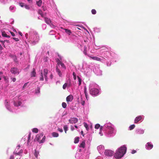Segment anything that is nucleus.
<instances>
[{
    "mask_svg": "<svg viewBox=\"0 0 159 159\" xmlns=\"http://www.w3.org/2000/svg\"><path fill=\"white\" fill-rule=\"evenodd\" d=\"M45 139H46V137H45V136H44L43 137L42 140H41V141H39V142L40 143H43L45 141Z\"/></svg>",
    "mask_w": 159,
    "mask_h": 159,
    "instance_id": "c85d7f7f",
    "label": "nucleus"
},
{
    "mask_svg": "<svg viewBox=\"0 0 159 159\" xmlns=\"http://www.w3.org/2000/svg\"><path fill=\"white\" fill-rule=\"evenodd\" d=\"M85 96L86 99L88 100V93L87 94V95H85Z\"/></svg>",
    "mask_w": 159,
    "mask_h": 159,
    "instance_id": "bf43d9fd",
    "label": "nucleus"
},
{
    "mask_svg": "<svg viewBox=\"0 0 159 159\" xmlns=\"http://www.w3.org/2000/svg\"><path fill=\"white\" fill-rule=\"evenodd\" d=\"M56 71L58 73V75L60 77L61 76L62 73L60 70L59 69V67L58 66V65H57L56 66Z\"/></svg>",
    "mask_w": 159,
    "mask_h": 159,
    "instance_id": "4468645a",
    "label": "nucleus"
},
{
    "mask_svg": "<svg viewBox=\"0 0 159 159\" xmlns=\"http://www.w3.org/2000/svg\"><path fill=\"white\" fill-rule=\"evenodd\" d=\"M75 127L76 129L78 128V126L76 125H75Z\"/></svg>",
    "mask_w": 159,
    "mask_h": 159,
    "instance_id": "338daca9",
    "label": "nucleus"
},
{
    "mask_svg": "<svg viewBox=\"0 0 159 159\" xmlns=\"http://www.w3.org/2000/svg\"><path fill=\"white\" fill-rule=\"evenodd\" d=\"M12 80L13 82H15L16 81V79L15 78H13Z\"/></svg>",
    "mask_w": 159,
    "mask_h": 159,
    "instance_id": "4d7b16f0",
    "label": "nucleus"
},
{
    "mask_svg": "<svg viewBox=\"0 0 159 159\" xmlns=\"http://www.w3.org/2000/svg\"><path fill=\"white\" fill-rule=\"evenodd\" d=\"M10 33H11V35H12V36H15V34L13 32L10 31Z\"/></svg>",
    "mask_w": 159,
    "mask_h": 159,
    "instance_id": "603ef678",
    "label": "nucleus"
},
{
    "mask_svg": "<svg viewBox=\"0 0 159 159\" xmlns=\"http://www.w3.org/2000/svg\"><path fill=\"white\" fill-rule=\"evenodd\" d=\"M38 13L41 15L42 17H43V12L41 10H39L38 11Z\"/></svg>",
    "mask_w": 159,
    "mask_h": 159,
    "instance_id": "bb28decb",
    "label": "nucleus"
},
{
    "mask_svg": "<svg viewBox=\"0 0 159 159\" xmlns=\"http://www.w3.org/2000/svg\"><path fill=\"white\" fill-rule=\"evenodd\" d=\"M62 106L63 108H65L66 107L67 104L66 103L63 102L62 103Z\"/></svg>",
    "mask_w": 159,
    "mask_h": 159,
    "instance_id": "7c9ffc66",
    "label": "nucleus"
},
{
    "mask_svg": "<svg viewBox=\"0 0 159 159\" xmlns=\"http://www.w3.org/2000/svg\"><path fill=\"white\" fill-rule=\"evenodd\" d=\"M67 84L66 83H65V84H64L63 86V89H65L66 88V87H67Z\"/></svg>",
    "mask_w": 159,
    "mask_h": 159,
    "instance_id": "a19ab883",
    "label": "nucleus"
},
{
    "mask_svg": "<svg viewBox=\"0 0 159 159\" xmlns=\"http://www.w3.org/2000/svg\"><path fill=\"white\" fill-rule=\"evenodd\" d=\"M42 3V0H39L36 2V4L39 7H40L41 6Z\"/></svg>",
    "mask_w": 159,
    "mask_h": 159,
    "instance_id": "412c9836",
    "label": "nucleus"
},
{
    "mask_svg": "<svg viewBox=\"0 0 159 159\" xmlns=\"http://www.w3.org/2000/svg\"><path fill=\"white\" fill-rule=\"evenodd\" d=\"M136 150H133L132 151V154H134L136 152Z\"/></svg>",
    "mask_w": 159,
    "mask_h": 159,
    "instance_id": "864d4df0",
    "label": "nucleus"
},
{
    "mask_svg": "<svg viewBox=\"0 0 159 159\" xmlns=\"http://www.w3.org/2000/svg\"><path fill=\"white\" fill-rule=\"evenodd\" d=\"M3 49V48L0 44V53H2V50Z\"/></svg>",
    "mask_w": 159,
    "mask_h": 159,
    "instance_id": "09e8293b",
    "label": "nucleus"
},
{
    "mask_svg": "<svg viewBox=\"0 0 159 159\" xmlns=\"http://www.w3.org/2000/svg\"><path fill=\"white\" fill-rule=\"evenodd\" d=\"M28 82L24 84L23 86L22 89H25V87L27 86Z\"/></svg>",
    "mask_w": 159,
    "mask_h": 159,
    "instance_id": "79ce46f5",
    "label": "nucleus"
},
{
    "mask_svg": "<svg viewBox=\"0 0 159 159\" xmlns=\"http://www.w3.org/2000/svg\"><path fill=\"white\" fill-rule=\"evenodd\" d=\"M126 148L123 145L115 153L114 157L117 159L120 158L124 155L126 151Z\"/></svg>",
    "mask_w": 159,
    "mask_h": 159,
    "instance_id": "f257e3e1",
    "label": "nucleus"
},
{
    "mask_svg": "<svg viewBox=\"0 0 159 159\" xmlns=\"http://www.w3.org/2000/svg\"><path fill=\"white\" fill-rule=\"evenodd\" d=\"M77 77L79 80V85H80L81 84V79L79 76H78Z\"/></svg>",
    "mask_w": 159,
    "mask_h": 159,
    "instance_id": "c9c22d12",
    "label": "nucleus"
},
{
    "mask_svg": "<svg viewBox=\"0 0 159 159\" xmlns=\"http://www.w3.org/2000/svg\"><path fill=\"white\" fill-rule=\"evenodd\" d=\"M84 103H85V102H84V101H82V102H81V104L82 105H84Z\"/></svg>",
    "mask_w": 159,
    "mask_h": 159,
    "instance_id": "13d9d810",
    "label": "nucleus"
},
{
    "mask_svg": "<svg viewBox=\"0 0 159 159\" xmlns=\"http://www.w3.org/2000/svg\"><path fill=\"white\" fill-rule=\"evenodd\" d=\"M9 159H14V156L12 155L11 156Z\"/></svg>",
    "mask_w": 159,
    "mask_h": 159,
    "instance_id": "6e6d98bb",
    "label": "nucleus"
},
{
    "mask_svg": "<svg viewBox=\"0 0 159 159\" xmlns=\"http://www.w3.org/2000/svg\"><path fill=\"white\" fill-rule=\"evenodd\" d=\"M105 127H106V130L109 134H111L113 133L114 129L111 126V124H109V125H105Z\"/></svg>",
    "mask_w": 159,
    "mask_h": 159,
    "instance_id": "f03ea898",
    "label": "nucleus"
},
{
    "mask_svg": "<svg viewBox=\"0 0 159 159\" xmlns=\"http://www.w3.org/2000/svg\"><path fill=\"white\" fill-rule=\"evenodd\" d=\"M32 131L35 133H37L38 132V129L37 128H34L33 129Z\"/></svg>",
    "mask_w": 159,
    "mask_h": 159,
    "instance_id": "f704fd0d",
    "label": "nucleus"
},
{
    "mask_svg": "<svg viewBox=\"0 0 159 159\" xmlns=\"http://www.w3.org/2000/svg\"><path fill=\"white\" fill-rule=\"evenodd\" d=\"M79 137H77L75 138L74 143H78L79 142Z\"/></svg>",
    "mask_w": 159,
    "mask_h": 159,
    "instance_id": "5701e85b",
    "label": "nucleus"
},
{
    "mask_svg": "<svg viewBox=\"0 0 159 159\" xmlns=\"http://www.w3.org/2000/svg\"><path fill=\"white\" fill-rule=\"evenodd\" d=\"M43 133H41L36 135V139L39 142L40 141L41 138L43 137Z\"/></svg>",
    "mask_w": 159,
    "mask_h": 159,
    "instance_id": "9b49d317",
    "label": "nucleus"
},
{
    "mask_svg": "<svg viewBox=\"0 0 159 159\" xmlns=\"http://www.w3.org/2000/svg\"><path fill=\"white\" fill-rule=\"evenodd\" d=\"M73 99V97L72 95L70 94L66 98V101L67 102H71Z\"/></svg>",
    "mask_w": 159,
    "mask_h": 159,
    "instance_id": "1a4fd4ad",
    "label": "nucleus"
},
{
    "mask_svg": "<svg viewBox=\"0 0 159 159\" xmlns=\"http://www.w3.org/2000/svg\"><path fill=\"white\" fill-rule=\"evenodd\" d=\"M100 127V125L99 124H96L95 126V128L96 129H98Z\"/></svg>",
    "mask_w": 159,
    "mask_h": 159,
    "instance_id": "58836bf2",
    "label": "nucleus"
},
{
    "mask_svg": "<svg viewBox=\"0 0 159 159\" xmlns=\"http://www.w3.org/2000/svg\"><path fill=\"white\" fill-rule=\"evenodd\" d=\"M19 34L21 36H22V33H21V32H19Z\"/></svg>",
    "mask_w": 159,
    "mask_h": 159,
    "instance_id": "e2e57ef3",
    "label": "nucleus"
},
{
    "mask_svg": "<svg viewBox=\"0 0 159 159\" xmlns=\"http://www.w3.org/2000/svg\"><path fill=\"white\" fill-rule=\"evenodd\" d=\"M29 2H32V0H27Z\"/></svg>",
    "mask_w": 159,
    "mask_h": 159,
    "instance_id": "0e129e2a",
    "label": "nucleus"
},
{
    "mask_svg": "<svg viewBox=\"0 0 159 159\" xmlns=\"http://www.w3.org/2000/svg\"><path fill=\"white\" fill-rule=\"evenodd\" d=\"M3 74V73L2 72V71H0V74L2 75Z\"/></svg>",
    "mask_w": 159,
    "mask_h": 159,
    "instance_id": "69168bd1",
    "label": "nucleus"
},
{
    "mask_svg": "<svg viewBox=\"0 0 159 159\" xmlns=\"http://www.w3.org/2000/svg\"><path fill=\"white\" fill-rule=\"evenodd\" d=\"M45 21L46 23L48 24H50L51 23L50 19L48 18H45Z\"/></svg>",
    "mask_w": 159,
    "mask_h": 159,
    "instance_id": "f3484780",
    "label": "nucleus"
},
{
    "mask_svg": "<svg viewBox=\"0 0 159 159\" xmlns=\"http://www.w3.org/2000/svg\"><path fill=\"white\" fill-rule=\"evenodd\" d=\"M84 93L85 95H87V93L86 92V87H85L84 89Z\"/></svg>",
    "mask_w": 159,
    "mask_h": 159,
    "instance_id": "c03bdc74",
    "label": "nucleus"
},
{
    "mask_svg": "<svg viewBox=\"0 0 159 159\" xmlns=\"http://www.w3.org/2000/svg\"><path fill=\"white\" fill-rule=\"evenodd\" d=\"M106 156H111L114 154L113 151L109 150H106L104 152Z\"/></svg>",
    "mask_w": 159,
    "mask_h": 159,
    "instance_id": "39448f33",
    "label": "nucleus"
},
{
    "mask_svg": "<svg viewBox=\"0 0 159 159\" xmlns=\"http://www.w3.org/2000/svg\"><path fill=\"white\" fill-rule=\"evenodd\" d=\"M24 3H22V2H20V3H19V5H20L22 7H24Z\"/></svg>",
    "mask_w": 159,
    "mask_h": 159,
    "instance_id": "de8ad7c7",
    "label": "nucleus"
},
{
    "mask_svg": "<svg viewBox=\"0 0 159 159\" xmlns=\"http://www.w3.org/2000/svg\"><path fill=\"white\" fill-rule=\"evenodd\" d=\"M90 94L93 96H97L99 93V90L96 88H92L89 90Z\"/></svg>",
    "mask_w": 159,
    "mask_h": 159,
    "instance_id": "7ed1b4c3",
    "label": "nucleus"
},
{
    "mask_svg": "<svg viewBox=\"0 0 159 159\" xmlns=\"http://www.w3.org/2000/svg\"><path fill=\"white\" fill-rule=\"evenodd\" d=\"M44 80L43 77V73L42 71L40 74V80L41 81H43Z\"/></svg>",
    "mask_w": 159,
    "mask_h": 159,
    "instance_id": "a878e982",
    "label": "nucleus"
},
{
    "mask_svg": "<svg viewBox=\"0 0 159 159\" xmlns=\"http://www.w3.org/2000/svg\"><path fill=\"white\" fill-rule=\"evenodd\" d=\"M142 119V117L141 116H139L136 117L134 120V123H137L139 121Z\"/></svg>",
    "mask_w": 159,
    "mask_h": 159,
    "instance_id": "ddd939ff",
    "label": "nucleus"
},
{
    "mask_svg": "<svg viewBox=\"0 0 159 159\" xmlns=\"http://www.w3.org/2000/svg\"><path fill=\"white\" fill-rule=\"evenodd\" d=\"M78 121V119L76 118H71L69 120V122L71 124H75Z\"/></svg>",
    "mask_w": 159,
    "mask_h": 159,
    "instance_id": "423d86ee",
    "label": "nucleus"
},
{
    "mask_svg": "<svg viewBox=\"0 0 159 159\" xmlns=\"http://www.w3.org/2000/svg\"><path fill=\"white\" fill-rule=\"evenodd\" d=\"M13 58L14 61L15 62H16V63L18 62L17 57L16 55H14V56H13Z\"/></svg>",
    "mask_w": 159,
    "mask_h": 159,
    "instance_id": "393cba45",
    "label": "nucleus"
},
{
    "mask_svg": "<svg viewBox=\"0 0 159 159\" xmlns=\"http://www.w3.org/2000/svg\"><path fill=\"white\" fill-rule=\"evenodd\" d=\"M52 136L54 137H58L59 136V134L58 133L55 132H53L52 133Z\"/></svg>",
    "mask_w": 159,
    "mask_h": 159,
    "instance_id": "6ab92c4d",
    "label": "nucleus"
},
{
    "mask_svg": "<svg viewBox=\"0 0 159 159\" xmlns=\"http://www.w3.org/2000/svg\"><path fill=\"white\" fill-rule=\"evenodd\" d=\"M91 12L93 14H95L96 13V11L94 9H92L91 10Z\"/></svg>",
    "mask_w": 159,
    "mask_h": 159,
    "instance_id": "ea45409f",
    "label": "nucleus"
},
{
    "mask_svg": "<svg viewBox=\"0 0 159 159\" xmlns=\"http://www.w3.org/2000/svg\"><path fill=\"white\" fill-rule=\"evenodd\" d=\"M21 104V102L20 101L18 102H14V105L15 106H20Z\"/></svg>",
    "mask_w": 159,
    "mask_h": 159,
    "instance_id": "4be33fe9",
    "label": "nucleus"
},
{
    "mask_svg": "<svg viewBox=\"0 0 159 159\" xmlns=\"http://www.w3.org/2000/svg\"><path fill=\"white\" fill-rule=\"evenodd\" d=\"M11 71L12 73L14 74H19V72L17 68L15 67L11 68Z\"/></svg>",
    "mask_w": 159,
    "mask_h": 159,
    "instance_id": "6e6552de",
    "label": "nucleus"
},
{
    "mask_svg": "<svg viewBox=\"0 0 159 159\" xmlns=\"http://www.w3.org/2000/svg\"><path fill=\"white\" fill-rule=\"evenodd\" d=\"M25 7L26 9H30V7L28 5L25 6Z\"/></svg>",
    "mask_w": 159,
    "mask_h": 159,
    "instance_id": "3c124183",
    "label": "nucleus"
},
{
    "mask_svg": "<svg viewBox=\"0 0 159 159\" xmlns=\"http://www.w3.org/2000/svg\"><path fill=\"white\" fill-rule=\"evenodd\" d=\"M65 32L69 35H70L71 33V31L70 30L68 29H64Z\"/></svg>",
    "mask_w": 159,
    "mask_h": 159,
    "instance_id": "aec40b11",
    "label": "nucleus"
},
{
    "mask_svg": "<svg viewBox=\"0 0 159 159\" xmlns=\"http://www.w3.org/2000/svg\"><path fill=\"white\" fill-rule=\"evenodd\" d=\"M146 147L147 149L150 150L153 148V145L151 143L148 142L147 143Z\"/></svg>",
    "mask_w": 159,
    "mask_h": 159,
    "instance_id": "f8f14e48",
    "label": "nucleus"
},
{
    "mask_svg": "<svg viewBox=\"0 0 159 159\" xmlns=\"http://www.w3.org/2000/svg\"><path fill=\"white\" fill-rule=\"evenodd\" d=\"M12 39L15 40L16 41H19V39L17 38H13Z\"/></svg>",
    "mask_w": 159,
    "mask_h": 159,
    "instance_id": "a18cd8bd",
    "label": "nucleus"
},
{
    "mask_svg": "<svg viewBox=\"0 0 159 159\" xmlns=\"http://www.w3.org/2000/svg\"><path fill=\"white\" fill-rule=\"evenodd\" d=\"M50 77L51 78V79H52L53 78V75L52 74H51L50 75Z\"/></svg>",
    "mask_w": 159,
    "mask_h": 159,
    "instance_id": "052dcab7",
    "label": "nucleus"
},
{
    "mask_svg": "<svg viewBox=\"0 0 159 159\" xmlns=\"http://www.w3.org/2000/svg\"><path fill=\"white\" fill-rule=\"evenodd\" d=\"M2 35L3 37H6L7 36V34H6L5 31L2 32Z\"/></svg>",
    "mask_w": 159,
    "mask_h": 159,
    "instance_id": "4c0bfd02",
    "label": "nucleus"
},
{
    "mask_svg": "<svg viewBox=\"0 0 159 159\" xmlns=\"http://www.w3.org/2000/svg\"><path fill=\"white\" fill-rule=\"evenodd\" d=\"M39 154V152H38L36 151V150H35V152L34 153V155L35 156V157L37 158L38 157V154Z\"/></svg>",
    "mask_w": 159,
    "mask_h": 159,
    "instance_id": "2f4dec72",
    "label": "nucleus"
},
{
    "mask_svg": "<svg viewBox=\"0 0 159 159\" xmlns=\"http://www.w3.org/2000/svg\"><path fill=\"white\" fill-rule=\"evenodd\" d=\"M36 73L35 72V69L34 68H33V71L31 72V77H35L36 76Z\"/></svg>",
    "mask_w": 159,
    "mask_h": 159,
    "instance_id": "2eb2a0df",
    "label": "nucleus"
},
{
    "mask_svg": "<svg viewBox=\"0 0 159 159\" xmlns=\"http://www.w3.org/2000/svg\"><path fill=\"white\" fill-rule=\"evenodd\" d=\"M84 126L86 128V129L87 131H88L89 129V128L88 126V125L87 124V123H86L85 122H84Z\"/></svg>",
    "mask_w": 159,
    "mask_h": 159,
    "instance_id": "b1692460",
    "label": "nucleus"
},
{
    "mask_svg": "<svg viewBox=\"0 0 159 159\" xmlns=\"http://www.w3.org/2000/svg\"><path fill=\"white\" fill-rule=\"evenodd\" d=\"M10 36L9 35H7V36H6V37H7V38H10Z\"/></svg>",
    "mask_w": 159,
    "mask_h": 159,
    "instance_id": "774afa93",
    "label": "nucleus"
},
{
    "mask_svg": "<svg viewBox=\"0 0 159 159\" xmlns=\"http://www.w3.org/2000/svg\"><path fill=\"white\" fill-rule=\"evenodd\" d=\"M58 130L61 132H62L63 131L62 129L59 128H58Z\"/></svg>",
    "mask_w": 159,
    "mask_h": 159,
    "instance_id": "8fccbe9b",
    "label": "nucleus"
},
{
    "mask_svg": "<svg viewBox=\"0 0 159 159\" xmlns=\"http://www.w3.org/2000/svg\"><path fill=\"white\" fill-rule=\"evenodd\" d=\"M63 128L65 133H66V131L68 130V127H67V125H65L64 126Z\"/></svg>",
    "mask_w": 159,
    "mask_h": 159,
    "instance_id": "c756f323",
    "label": "nucleus"
},
{
    "mask_svg": "<svg viewBox=\"0 0 159 159\" xmlns=\"http://www.w3.org/2000/svg\"><path fill=\"white\" fill-rule=\"evenodd\" d=\"M73 78H74V80H75L76 79V74L74 72H73Z\"/></svg>",
    "mask_w": 159,
    "mask_h": 159,
    "instance_id": "37998d69",
    "label": "nucleus"
},
{
    "mask_svg": "<svg viewBox=\"0 0 159 159\" xmlns=\"http://www.w3.org/2000/svg\"><path fill=\"white\" fill-rule=\"evenodd\" d=\"M89 57L92 58V59L94 60H97L98 61H101V59L100 58L95 57H91L89 56Z\"/></svg>",
    "mask_w": 159,
    "mask_h": 159,
    "instance_id": "dca6fc26",
    "label": "nucleus"
},
{
    "mask_svg": "<svg viewBox=\"0 0 159 159\" xmlns=\"http://www.w3.org/2000/svg\"><path fill=\"white\" fill-rule=\"evenodd\" d=\"M135 127V125H132L130 126L129 127V129L130 130H131L133 129Z\"/></svg>",
    "mask_w": 159,
    "mask_h": 159,
    "instance_id": "473e14b6",
    "label": "nucleus"
},
{
    "mask_svg": "<svg viewBox=\"0 0 159 159\" xmlns=\"http://www.w3.org/2000/svg\"><path fill=\"white\" fill-rule=\"evenodd\" d=\"M20 147V145H18L14 152V154H15L16 155H20V154L23 152L22 150H20L19 152L18 151V150L19 149Z\"/></svg>",
    "mask_w": 159,
    "mask_h": 159,
    "instance_id": "20e7f679",
    "label": "nucleus"
},
{
    "mask_svg": "<svg viewBox=\"0 0 159 159\" xmlns=\"http://www.w3.org/2000/svg\"><path fill=\"white\" fill-rule=\"evenodd\" d=\"M43 72L45 80L46 81H47L48 79L47 75L48 73V70L46 69H44Z\"/></svg>",
    "mask_w": 159,
    "mask_h": 159,
    "instance_id": "9d476101",
    "label": "nucleus"
},
{
    "mask_svg": "<svg viewBox=\"0 0 159 159\" xmlns=\"http://www.w3.org/2000/svg\"><path fill=\"white\" fill-rule=\"evenodd\" d=\"M87 47L86 46H84V53L85 54V55H87Z\"/></svg>",
    "mask_w": 159,
    "mask_h": 159,
    "instance_id": "72a5a7b5",
    "label": "nucleus"
},
{
    "mask_svg": "<svg viewBox=\"0 0 159 159\" xmlns=\"http://www.w3.org/2000/svg\"><path fill=\"white\" fill-rule=\"evenodd\" d=\"M57 65H58V66L59 67L60 66V65H61V67L63 68L64 69H65L66 68V67L64 65V64L61 62L60 61L59 59H58L57 60Z\"/></svg>",
    "mask_w": 159,
    "mask_h": 159,
    "instance_id": "0eeeda50",
    "label": "nucleus"
},
{
    "mask_svg": "<svg viewBox=\"0 0 159 159\" xmlns=\"http://www.w3.org/2000/svg\"><path fill=\"white\" fill-rule=\"evenodd\" d=\"M0 42H1L3 45V46L4 47H5V45H4V42H5V41H1V40H0Z\"/></svg>",
    "mask_w": 159,
    "mask_h": 159,
    "instance_id": "49530a36",
    "label": "nucleus"
},
{
    "mask_svg": "<svg viewBox=\"0 0 159 159\" xmlns=\"http://www.w3.org/2000/svg\"><path fill=\"white\" fill-rule=\"evenodd\" d=\"M81 134L83 135V136H84V133H83V131L82 130L81 131Z\"/></svg>",
    "mask_w": 159,
    "mask_h": 159,
    "instance_id": "5fc2aeb1",
    "label": "nucleus"
},
{
    "mask_svg": "<svg viewBox=\"0 0 159 159\" xmlns=\"http://www.w3.org/2000/svg\"><path fill=\"white\" fill-rule=\"evenodd\" d=\"M40 89L39 87H37L35 90V93H39L40 92Z\"/></svg>",
    "mask_w": 159,
    "mask_h": 159,
    "instance_id": "cd10ccee",
    "label": "nucleus"
},
{
    "mask_svg": "<svg viewBox=\"0 0 159 159\" xmlns=\"http://www.w3.org/2000/svg\"><path fill=\"white\" fill-rule=\"evenodd\" d=\"M85 142L84 141H83L81 143L79 147L80 148H85Z\"/></svg>",
    "mask_w": 159,
    "mask_h": 159,
    "instance_id": "a211bd4d",
    "label": "nucleus"
},
{
    "mask_svg": "<svg viewBox=\"0 0 159 159\" xmlns=\"http://www.w3.org/2000/svg\"><path fill=\"white\" fill-rule=\"evenodd\" d=\"M31 138V133H30L28 136V141H27V143H29L30 142V139Z\"/></svg>",
    "mask_w": 159,
    "mask_h": 159,
    "instance_id": "e433bc0d",
    "label": "nucleus"
},
{
    "mask_svg": "<svg viewBox=\"0 0 159 159\" xmlns=\"http://www.w3.org/2000/svg\"><path fill=\"white\" fill-rule=\"evenodd\" d=\"M100 127V130H102V129L103 128V126H101Z\"/></svg>",
    "mask_w": 159,
    "mask_h": 159,
    "instance_id": "680f3d73",
    "label": "nucleus"
}]
</instances>
